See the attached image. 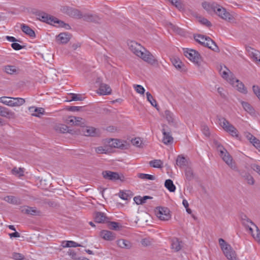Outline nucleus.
<instances>
[{
    "label": "nucleus",
    "instance_id": "obj_24",
    "mask_svg": "<svg viewBox=\"0 0 260 260\" xmlns=\"http://www.w3.org/2000/svg\"><path fill=\"white\" fill-rule=\"evenodd\" d=\"M101 237L105 240L112 241L115 239V234L109 231L103 230L101 232Z\"/></svg>",
    "mask_w": 260,
    "mask_h": 260
},
{
    "label": "nucleus",
    "instance_id": "obj_11",
    "mask_svg": "<svg viewBox=\"0 0 260 260\" xmlns=\"http://www.w3.org/2000/svg\"><path fill=\"white\" fill-rule=\"evenodd\" d=\"M109 146L112 147L126 149L128 145L126 141H121L118 139H112L109 142Z\"/></svg>",
    "mask_w": 260,
    "mask_h": 260
},
{
    "label": "nucleus",
    "instance_id": "obj_32",
    "mask_svg": "<svg viewBox=\"0 0 260 260\" xmlns=\"http://www.w3.org/2000/svg\"><path fill=\"white\" fill-rule=\"evenodd\" d=\"M100 93L103 95L110 94L111 93V89L107 84L101 83L99 88Z\"/></svg>",
    "mask_w": 260,
    "mask_h": 260
},
{
    "label": "nucleus",
    "instance_id": "obj_38",
    "mask_svg": "<svg viewBox=\"0 0 260 260\" xmlns=\"http://www.w3.org/2000/svg\"><path fill=\"white\" fill-rule=\"evenodd\" d=\"M61 246L63 247H76L82 246L80 244H78L73 241H63L61 243Z\"/></svg>",
    "mask_w": 260,
    "mask_h": 260
},
{
    "label": "nucleus",
    "instance_id": "obj_55",
    "mask_svg": "<svg viewBox=\"0 0 260 260\" xmlns=\"http://www.w3.org/2000/svg\"><path fill=\"white\" fill-rule=\"evenodd\" d=\"M134 88H135L137 92L140 94H143L145 92V90L144 88L140 85H134Z\"/></svg>",
    "mask_w": 260,
    "mask_h": 260
},
{
    "label": "nucleus",
    "instance_id": "obj_26",
    "mask_svg": "<svg viewBox=\"0 0 260 260\" xmlns=\"http://www.w3.org/2000/svg\"><path fill=\"white\" fill-rule=\"evenodd\" d=\"M22 212L31 215H40L41 211L38 210L36 207H26L22 210Z\"/></svg>",
    "mask_w": 260,
    "mask_h": 260
},
{
    "label": "nucleus",
    "instance_id": "obj_15",
    "mask_svg": "<svg viewBox=\"0 0 260 260\" xmlns=\"http://www.w3.org/2000/svg\"><path fill=\"white\" fill-rule=\"evenodd\" d=\"M71 38V35L69 32H61L56 37V39L60 44L68 43Z\"/></svg>",
    "mask_w": 260,
    "mask_h": 260
},
{
    "label": "nucleus",
    "instance_id": "obj_8",
    "mask_svg": "<svg viewBox=\"0 0 260 260\" xmlns=\"http://www.w3.org/2000/svg\"><path fill=\"white\" fill-rule=\"evenodd\" d=\"M218 16L222 19L231 22L234 19L233 16L225 9L219 5H217L216 12H214Z\"/></svg>",
    "mask_w": 260,
    "mask_h": 260
},
{
    "label": "nucleus",
    "instance_id": "obj_12",
    "mask_svg": "<svg viewBox=\"0 0 260 260\" xmlns=\"http://www.w3.org/2000/svg\"><path fill=\"white\" fill-rule=\"evenodd\" d=\"M56 130L60 132L61 133H68L71 134L78 135L81 134L80 130H74L69 128V127L65 124H59L56 126Z\"/></svg>",
    "mask_w": 260,
    "mask_h": 260
},
{
    "label": "nucleus",
    "instance_id": "obj_35",
    "mask_svg": "<svg viewBox=\"0 0 260 260\" xmlns=\"http://www.w3.org/2000/svg\"><path fill=\"white\" fill-rule=\"evenodd\" d=\"M168 27L172 30L176 34L182 36L184 34V31L183 29L179 27L178 26L173 24V23L169 22L168 24Z\"/></svg>",
    "mask_w": 260,
    "mask_h": 260
},
{
    "label": "nucleus",
    "instance_id": "obj_47",
    "mask_svg": "<svg viewBox=\"0 0 260 260\" xmlns=\"http://www.w3.org/2000/svg\"><path fill=\"white\" fill-rule=\"evenodd\" d=\"M74 119H75V125L80 126L81 128H83L84 126H85V120L84 119L79 117H75Z\"/></svg>",
    "mask_w": 260,
    "mask_h": 260
},
{
    "label": "nucleus",
    "instance_id": "obj_62",
    "mask_svg": "<svg viewBox=\"0 0 260 260\" xmlns=\"http://www.w3.org/2000/svg\"><path fill=\"white\" fill-rule=\"evenodd\" d=\"M172 5H174L177 8L180 9L182 8V5L180 0H169Z\"/></svg>",
    "mask_w": 260,
    "mask_h": 260
},
{
    "label": "nucleus",
    "instance_id": "obj_50",
    "mask_svg": "<svg viewBox=\"0 0 260 260\" xmlns=\"http://www.w3.org/2000/svg\"><path fill=\"white\" fill-rule=\"evenodd\" d=\"M11 97L3 96L0 97V103H2L5 105L12 107V100H8V99H11Z\"/></svg>",
    "mask_w": 260,
    "mask_h": 260
},
{
    "label": "nucleus",
    "instance_id": "obj_42",
    "mask_svg": "<svg viewBox=\"0 0 260 260\" xmlns=\"http://www.w3.org/2000/svg\"><path fill=\"white\" fill-rule=\"evenodd\" d=\"M149 165L155 168H162L163 167V162L160 159H154L149 161Z\"/></svg>",
    "mask_w": 260,
    "mask_h": 260
},
{
    "label": "nucleus",
    "instance_id": "obj_52",
    "mask_svg": "<svg viewBox=\"0 0 260 260\" xmlns=\"http://www.w3.org/2000/svg\"><path fill=\"white\" fill-rule=\"evenodd\" d=\"M131 142L133 145L138 147H141L142 144V140L140 138H136L132 139Z\"/></svg>",
    "mask_w": 260,
    "mask_h": 260
},
{
    "label": "nucleus",
    "instance_id": "obj_39",
    "mask_svg": "<svg viewBox=\"0 0 260 260\" xmlns=\"http://www.w3.org/2000/svg\"><path fill=\"white\" fill-rule=\"evenodd\" d=\"M165 186L170 192H174L176 190V186L171 179H167L165 182Z\"/></svg>",
    "mask_w": 260,
    "mask_h": 260
},
{
    "label": "nucleus",
    "instance_id": "obj_28",
    "mask_svg": "<svg viewBox=\"0 0 260 260\" xmlns=\"http://www.w3.org/2000/svg\"><path fill=\"white\" fill-rule=\"evenodd\" d=\"M3 70L7 74L10 75H16L19 73V70L14 66L7 65L4 67Z\"/></svg>",
    "mask_w": 260,
    "mask_h": 260
},
{
    "label": "nucleus",
    "instance_id": "obj_19",
    "mask_svg": "<svg viewBox=\"0 0 260 260\" xmlns=\"http://www.w3.org/2000/svg\"><path fill=\"white\" fill-rule=\"evenodd\" d=\"M223 160L232 169L236 168L235 166L233 164V158L230 153L227 151L223 153L222 155H220Z\"/></svg>",
    "mask_w": 260,
    "mask_h": 260
},
{
    "label": "nucleus",
    "instance_id": "obj_46",
    "mask_svg": "<svg viewBox=\"0 0 260 260\" xmlns=\"http://www.w3.org/2000/svg\"><path fill=\"white\" fill-rule=\"evenodd\" d=\"M138 177L140 179L144 180H154L155 179V177L154 176L147 174L139 173L138 174Z\"/></svg>",
    "mask_w": 260,
    "mask_h": 260
},
{
    "label": "nucleus",
    "instance_id": "obj_59",
    "mask_svg": "<svg viewBox=\"0 0 260 260\" xmlns=\"http://www.w3.org/2000/svg\"><path fill=\"white\" fill-rule=\"evenodd\" d=\"M251 143L259 151H260V140L257 138H253Z\"/></svg>",
    "mask_w": 260,
    "mask_h": 260
},
{
    "label": "nucleus",
    "instance_id": "obj_60",
    "mask_svg": "<svg viewBox=\"0 0 260 260\" xmlns=\"http://www.w3.org/2000/svg\"><path fill=\"white\" fill-rule=\"evenodd\" d=\"M252 90L254 93L260 100V87L257 85H253L252 86Z\"/></svg>",
    "mask_w": 260,
    "mask_h": 260
},
{
    "label": "nucleus",
    "instance_id": "obj_10",
    "mask_svg": "<svg viewBox=\"0 0 260 260\" xmlns=\"http://www.w3.org/2000/svg\"><path fill=\"white\" fill-rule=\"evenodd\" d=\"M63 11L70 17L75 19H81L82 17V12L76 9L70 7H64L63 8Z\"/></svg>",
    "mask_w": 260,
    "mask_h": 260
},
{
    "label": "nucleus",
    "instance_id": "obj_29",
    "mask_svg": "<svg viewBox=\"0 0 260 260\" xmlns=\"http://www.w3.org/2000/svg\"><path fill=\"white\" fill-rule=\"evenodd\" d=\"M21 29L23 32L29 37L32 38L36 37V34L34 30H33L29 26L25 24H22L21 25Z\"/></svg>",
    "mask_w": 260,
    "mask_h": 260
},
{
    "label": "nucleus",
    "instance_id": "obj_20",
    "mask_svg": "<svg viewBox=\"0 0 260 260\" xmlns=\"http://www.w3.org/2000/svg\"><path fill=\"white\" fill-rule=\"evenodd\" d=\"M217 5V3L214 2L208 3L207 2H204L202 4L203 8L209 13H211L212 12H216Z\"/></svg>",
    "mask_w": 260,
    "mask_h": 260
},
{
    "label": "nucleus",
    "instance_id": "obj_56",
    "mask_svg": "<svg viewBox=\"0 0 260 260\" xmlns=\"http://www.w3.org/2000/svg\"><path fill=\"white\" fill-rule=\"evenodd\" d=\"M199 22L201 24L205 25L208 27H210L212 26L211 23L209 21H208L206 18L204 17L200 18Z\"/></svg>",
    "mask_w": 260,
    "mask_h": 260
},
{
    "label": "nucleus",
    "instance_id": "obj_40",
    "mask_svg": "<svg viewBox=\"0 0 260 260\" xmlns=\"http://www.w3.org/2000/svg\"><path fill=\"white\" fill-rule=\"evenodd\" d=\"M12 107H18L22 105L25 103V100L20 98H12Z\"/></svg>",
    "mask_w": 260,
    "mask_h": 260
},
{
    "label": "nucleus",
    "instance_id": "obj_18",
    "mask_svg": "<svg viewBox=\"0 0 260 260\" xmlns=\"http://www.w3.org/2000/svg\"><path fill=\"white\" fill-rule=\"evenodd\" d=\"M82 18L85 21L89 22L100 23L101 18L95 14H82Z\"/></svg>",
    "mask_w": 260,
    "mask_h": 260
},
{
    "label": "nucleus",
    "instance_id": "obj_53",
    "mask_svg": "<svg viewBox=\"0 0 260 260\" xmlns=\"http://www.w3.org/2000/svg\"><path fill=\"white\" fill-rule=\"evenodd\" d=\"M201 131L206 137H208L210 136V133L209 131V128L207 125H202L201 126Z\"/></svg>",
    "mask_w": 260,
    "mask_h": 260
},
{
    "label": "nucleus",
    "instance_id": "obj_51",
    "mask_svg": "<svg viewBox=\"0 0 260 260\" xmlns=\"http://www.w3.org/2000/svg\"><path fill=\"white\" fill-rule=\"evenodd\" d=\"M84 106H67L66 110L72 112L80 111L83 110Z\"/></svg>",
    "mask_w": 260,
    "mask_h": 260
},
{
    "label": "nucleus",
    "instance_id": "obj_36",
    "mask_svg": "<svg viewBox=\"0 0 260 260\" xmlns=\"http://www.w3.org/2000/svg\"><path fill=\"white\" fill-rule=\"evenodd\" d=\"M29 110L30 111H34L35 113H32V115L35 117H40V115L44 114L45 111L44 109L42 108H35V107H29Z\"/></svg>",
    "mask_w": 260,
    "mask_h": 260
},
{
    "label": "nucleus",
    "instance_id": "obj_25",
    "mask_svg": "<svg viewBox=\"0 0 260 260\" xmlns=\"http://www.w3.org/2000/svg\"><path fill=\"white\" fill-rule=\"evenodd\" d=\"M240 174L241 176L245 180L249 185H253L255 183L253 177L248 173L245 171H240Z\"/></svg>",
    "mask_w": 260,
    "mask_h": 260
},
{
    "label": "nucleus",
    "instance_id": "obj_43",
    "mask_svg": "<svg viewBox=\"0 0 260 260\" xmlns=\"http://www.w3.org/2000/svg\"><path fill=\"white\" fill-rule=\"evenodd\" d=\"M241 219L242 220V224L245 226H248V224L249 223L251 225H253L256 226V225L244 214H242L241 215Z\"/></svg>",
    "mask_w": 260,
    "mask_h": 260
},
{
    "label": "nucleus",
    "instance_id": "obj_7",
    "mask_svg": "<svg viewBox=\"0 0 260 260\" xmlns=\"http://www.w3.org/2000/svg\"><path fill=\"white\" fill-rule=\"evenodd\" d=\"M102 174L103 178L106 180L113 181H115L118 180L121 181H124L125 180L124 176L122 174L120 175L117 172L106 170L103 171Z\"/></svg>",
    "mask_w": 260,
    "mask_h": 260
},
{
    "label": "nucleus",
    "instance_id": "obj_64",
    "mask_svg": "<svg viewBox=\"0 0 260 260\" xmlns=\"http://www.w3.org/2000/svg\"><path fill=\"white\" fill-rule=\"evenodd\" d=\"M64 23L65 22L64 21L60 20L55 17H54L53 20L52 21V24L53 23H57L58 24V26L61 27H62L63 26V25L64 24Z\"/></svg>",
    "mask_w": 260,
    "mask_h": 260
},
{
    "label": "nucleus",
    "instance_id": "obj_44",
    "mask_svg": "<svg viewBox=\"0 0 260 260\" xmlns=\"http://www.w3.org/2000/svg\"><path fill=\"white\" fill-rule=\"evenodd\" d=\"M108 225L110 229L115 231H119L122 228V226L118 222L115 221H109Z\"/></svg>",
    "mask_w": 260,
    "mask_h": 260
},
{
    "label": "nucleus",
    "instance_id": "obj_45",
    "mask_svg": "<svg viewBox=\"0 0 260 260\" xmlns=\"http://www.w3.org/2000/svg\"><path fill=\"white\" fill-rule=\"evenodd\" d=\"M185 175L186 179L188 181H190L194 178V174L191 168H186L185 170Z\"/></svg>",
    "mask_w": 260,
    "mask_h": 260
},
{
    "label": "nucleus",
    "instance_id": "obj_16",
    "mask_svg": "<svg viewBox=\"0 0 260 260\" xmlns=\"http://www.w3.org/2000/svg\"><path fill=\"white\" fill-rule=\"evenodd\" d=\"M79 129L80 130V133L79 135H83L86 136H95L96 129L94 127L91 126H84L83 128H80Z\"/></svg>",
    "mask_w": 260,
    "mask_h": 260
},
{
    "label": "nucleus",
    "instance_id": "obj_5",
    "mask_svg": "<svg viewBox=\"0 0 260 260\" xmlns=\"http://www.w3.org/2000/svg\"><path fill=\"white\" fill-rule=\"evenodd\" d=\"M184 55L194 63L199 66L201 57L199 52L193 49H186L184 51Z\"/></svg>",
    "mask_w": 260,
    "mask_h": 260
},
{
    "label": "nucleus",
    "instance_id": "obj_31",
    "mask_svg": "<svg viewBox=\"0 0 260 260\" xmlns=\"http://www.w3.org/2000/svg\"><path fill=\"white\" fill-rule=\"evenodd\" d=\"M180 241L177 238H173L171 240V248L174 249L176 252L179 251L181 249L182 246Z\"/></svg>",
    "mask_w": 260,
    "mask_h": 260
},
{
    "label": "nucleus",
    "instance_id": "obj_14",
    "mask_svg": "<svg viewBox=\"0 0 260 260\" xmlns=\"http://www.w3.org/2000/svg\"><path fill=\"white\" fill-rule=\"evenodd\" d=\"M171 62L173 66L177 69L178 71L180 72H186V69L185 66L183 63V62L180 60V59L176 56L172 57L171 58Z\"/></svg>",
    "mask_w": 260,
    "mask_h": 260
},
{
    "label": "nucleus",
    "instance_id": "obj_34",
    "mask_svg": "<svg viewBox=\"0 0 260 260\" xmlns=\"http://www.w3.org/2000/svg\"><path fill=\"white\" fill-rule=\"evenodd\" d=\"M151 199L152 197L148 196H145L143 197L138 196L134 197V201L137 205H142L146 203L147 200Z\"/></svg>",
    "mask_w": 260,
    "mask_h": 260
},
{
    "label": "nucleus",
    "instance_id": "obj_30",
    "mask_svg": "<svg viewBox=\"0 0 260 260\" xmlns=\"http://www.w3.org/2000/svg\"><path fill=\"white\" fill-rule=\"evenodd\" d=\"M241 104L243 109L247 113L251 115H255V110L249 103L244 101H241Z\"/></svg>",
    "mask_w": 260,
    "mask_h": 260
},
{
    "label": "nucleus",
    "instance_id": "obj_17",
    "mask_svg": "<svg viewBox=\"0 0 260 260\" xmlns=\"http://www.w3.org/2000/svg\"><path fill=\"white\" fill-rule=\"evenodd\" d=\"M139 57L145 61L151 64H154L157 62L154 56L148 51H146L145 52H143V55H140Z\"/></svg>",
    "mask_w": 260,
    "mask_h": 260
},
{
    "label": "nucleus",
    "instance_id": "obj_48",
    "mask_svg": "<svg viewBox=\"0 0 260 260\" xmlns=\"http://www.w3.org/2000/svg\"><path fill=\"white\" fill-rule=\"evenodd\" d=\"M12 173L13 175H15L18 177H21L24 175L23 173V169L21 168H19L17 169V168H14L12 170Z\"/></svg>",
    "mask_w": 260,
    "mask_h": 260
},
{
    "label": "nucleus",
    "instance_id": "obj_33",
    "mask_svg": "<svg viewBox=\"0 0 260 260\" xmlns=\"http://www.w3.org/2000/svg\"><path fill=\"white\" fill-rule=\"evenodd\" d=\"M107 217L105 214L101 212H97L95 214L94 221L98 223H104Z\"/></svg>",
    "mask_w": 260,
    "mask_h": 260
},
{
    "label": "nucleus",
    "instance_id": "obj_22",
    "mask_svg": "<svg viewBox=\"0 0 260 260\" xmlns=\"http://www.w3.org/2000/svg\"><path fill=\"white\" fill-rule=\"evenodd\" d=\"M162 133L164 135L162 142L165 144L168 145L172 143L173 138L172 137L170 132H167L165 128H162Z\"/></svg>",
    "mask_w": 260,
    "mask_h": 260
},
{
    "label": "nucleus",
    "instance_id": "obj_54",
    "mask_svg": "<svg viewBox=\"0 0 260 260\" xmlns=\"http://www.w3.org/2000/svg\"><path fill=\"white\" fill-rule=\"evenodd\" d=\"M255 227L256 228V232L255 233L252 234V236L254 238V239L259 244H260V230L256 225Z\"/></svg>",
    "mask_w": 260,
    "mask_h": 260
},
{
    "label": "nucleus",
    "instance_id": "obj_13",
    "mask_svg": "<svg viewBox=\"0 0 260 260\" xmlns=\"http://www.w3.org/2000/svg\"><path fill=\"white\" fill-rule=\"evenodd\" d=\"M129 49L137 56L139 57L143 55V51L141 50L142 46L135 41H131L128 44Z\"/></svg>",
    "mask_w": 260,
    "mask_h": 260
},
{
    "label": "nucleus",
    "instance_id": "obj_49",
    "mask_svg": "<svg viewBox=\"0 0 260 260\" xmlns=\"http://www.w3.org/2000/svg\"><path fill=\"white\" fill-rule=\"evenodd\" d=\"M70 95L71 96V99L68 102L71 101H81L83 100V98H82V96L81 94H78L76 93H71L70 94Z\"/></svg>",
    "mask_w": 260,
    "mask_h": 260
},
{
    "label": "nucleus",
    "instance_id": "obj_27",
    "mask_svg": "<svg viewBox=\"0 0 260 260\" xmlns=\"http://www.w3.org/2000/svg\"><path fill=\"white\" fill-rule=\"evenodd\" d=\"M116 243L117 245L121 248L129 249L132 246L131 242L125 239L118 240L116 241Z\"/></svg>",
    "mask_w": 260,
    "mask_h": 260
},
{
    "label": "nucleus",
    "instance_id": "obj_1",
    "mask_svg": "<svg viewBox=\"0 0 260 260\" xmlns=\"http://www.w3.org/2000/svg\"><path fill=\"white\" fill-rule=\"evenodd\" d=\"M195 41L202 46L207 47L213 51L218 52L219 49L215 42L210 37L202 35H194Z\"/></svg>",
    "mask_w": 260,
    "mask_h": 260
},
{
    "label": "nucleus",
    "instance_id": "obj_57",
    "mask_svg": "<svg viewBox=\"0 0 260 260\" xmlns=\"http://www.w3.org/2000/svg\"><path fill=\"white\" fill-rule=\"evenodd\" d=\"M4 200L7 202L11 204H16L17 199L13 196H7L5 198Z\"/></svg>",
    "mask_w": 260,
    "mask_h": 260
},
{
    "label": "nucleus",
    "instance_id": "obj_4",
    "mask_svg": "<svg viewBox=\"0 0 260 260\" xmlns=\"http://www.w3.org/2000/svg\"><path fill=\"white\" fill-rule=\"evenodd\" d=\"M218 241L219 245L227 258L229 260H237L236 252L231 246L222 238L219 239Z\"/></svg>",
    "mask_w": 260,
    "mask_h": 260
},
{
    "label": "nucleus",
    "instance_id": "obj_9",
    "mask_svg": "<svg viewBox=\"0 0 260 260\" xmlns=\"http://www.w3.org/2000/svg\"><path fill=\"white\" fill-rule=\"evenodd\" d=\"M229 82L233 86L237 87V89L240 92L246 94L247 93V88L245 87L244 84L238 79H236L233 77V75H231V77L229 78Z\"/></svg>",
    "mask_w": 260,
    "mask_h": 260
},
{
    "label": "nucleus",
    "instance_id": "obj_21",
    "mask_svg": "<svg viewBox=\"0 0 260 260\" xmlns=\"http://www.w3.org/2000/svg\"><path fill=\"white\" fill-rule=\"evenodd\" d=\"M0 116L8 118H11L14 117L15 113L9 110L8 108L0 106Z\"/></svg>",
    "mask_w": 260,
    "mask_h": 260
},
{
    "label": "nucleus",
    "instance_id": "obj_37",
    "mask_svg": "<svg viewBox=\"0 0 260 260\" xmlns=\"http://www.w3.org/2000/svg\"><path fill=\"white\" fill-rule=\"evenodd\" d=\"M146 94L147 101L150 102L152 106L154 107L157 110L159 111V107L157 104L156 101L153 99L151 94L149 92H147Z\"/></svg>",
    "mask_w": 260,
    "mask_h": 260
},
{
    "label": "nucleus",
    "instance_id": "obj_23",
    "mask_svg": "<svg viewBox=\"0 0 260 260\" xmlns=\"http://www.w3.org/2000/svg\"><path fill=\"white\" fill-rule=\"evenodd\" d=\"M165 117L167 119L168 123L171 125L175 126L176 122L174 114L170 110H166L165 111Z\"/></svg>",
    "mask_w": 260,
    "mask_h": 260
},
{
    "label": "nucleus",
    "instance_id": "obj_61",
    "mask_svg": "<svg viewBox=\"0 0 260 260\" xmlns=\"http://www.w3.org/2000/svg\"><path fill=\"white\" fill-rule=\"evenodd\" d=\"M11 46V47L15 50H20L25 47L24 46H22V45H20L19 44L16 43V42H15V43H12Z\"/></svg>",
    "mask_w": 260,
    "mask_h": 260
},
{
    "label": "nucleus",
    "instance_id": "obj_63",
    "mask_svg": "<svg viewBox=\"0 0 260 260\" xmlns=\"http://www.w3.org/2000/svg\"><path fill=\"white\" fill-rule=\"evenodd\" d=\"M251 56L256 61H257L260 57V52L257 50H254V52H251Z\"/></svg>",
    "mask_w": 260,
    "mask_h": 260
},
{
    "label": "nucleus",
    "instance_id": "obj_41",
    "mask_svg": "<svg viewBox=\"0 0 260 260\" xmlns=\"http://www.w3.org/2000/svg\"><path fill=\"white\" fill-rule=\"evenodd\" d=\"M176 165L180 168H182L186 166L187 162L184 156L178 155L176 160Z\"/></svg>",
    "mask_w": 260,
    "mask_h": 260
},
{
    "label": "nucleus",
    "instance_id": "obj_3",
    "mask_svg": "<svg viewBox=\"0 0 260 260\" xmlns=\"http://www.w3.org/2000/svg\"><path fill=\"white\" fill-rule=\"evenodd\" d=\"M30 13L35 15L37 17V19L40 21L50 25H52V21L53 20L54 16L36 8H31L30 9Z\"/></svg>",
    "mask_w": 260,
    "mask_h": 260
},
{
    "label": "nucleus",
    "instance_id": "obj_2",
    "mask_svg": "<svg viewBox=\"0 0 260 260\" xmlns=\"http://www.w3.org/2000/svg\"><path fill=\"white\" fill-rule=\"evenodd\" d=\"M218 120L220 125L225 131L228 133L231 136L236 138L238 140L240 139L238 131L225 118L219 117L218 118Z\"/></svg>",
    "mask_w": 260,
    "mask_h": 260
},
{
    "label": "nucleus",
    "instance_id": "obj_6",
    "mask_svg": "<svg viewBox=\"0 0 260 260\" xmlns=\"http://www.w3.org/2000/svg\"><path fill=\"white\" fill-rule=\"evenodd\" d=\"M156 216L161 220H169L171 218L170 211L169 208L163 207H157L155 210Z\"/></svg>",
    "mask_w": 260,
    "mask_h": 260
},
{
    "label": "nucleus",
    "instance_id": "obj_58",
    "mask_svg": "<svg viewBox=\"0 0 260 260\" xmlns=\"http://www.w3.org/2000/svg\"><path fill=\"white\" fill-rule=\"evenodd\" d=\"M119 197L124 200H128L130 198V196L128 193L123 191H120L119 193Z\"/></svg>",
    "mask_w": 260,
    "mask_h": 260
}]
</instances>
